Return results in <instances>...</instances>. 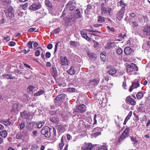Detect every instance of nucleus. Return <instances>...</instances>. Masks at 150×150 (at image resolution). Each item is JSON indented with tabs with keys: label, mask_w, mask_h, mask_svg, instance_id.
<instances>
[{
	"label": "nucleus",
	"mask_w": 150,
	"mask_h": 150,
	"mask_svg": "<svg viewBox=\"0 0 150 150\" xmlns=\"http://www.w3.org/2000/svg\"><path fill=\"white\" fill-rule=\"evenodd\" d=\"M21 115L24 119H26L28 118L31 115V113L28 112L26 111L22 112L21 113Z\"/></svg>",
	"instance_id": "16"
},
{
	"label": "nucleus",
	"mask_w": 150,
	"mask_h": 150,
	"mask_svg": "<svg viewBox=\"0 0 150 150\" xmlns=\"http://www.w3.org/2000/svg\"><path fill=\"white\" fill-rule=\"evenodd\" d=\"M92 8L91 5L90 4H89L87 5V8L85 11V13H88V12Z\"/></svg>",
	"instance_id": "38"
},
{
	"label": "nucleus",
	"mask_w": 150,
	"mask_h": 150,
	"mask_svg": "<svg viewBox=\"0 0 150 150\" xmlns=\"http://www.w3.org/2000/svg\"><path fill=\"white\" fill-rule=\"evenodd\" d=\"M40 54V52L38 50H37L35 52V56L36 57L39 56Z\"/></svg>",
	"instance_id": "51"
},
{
	"label": "nucleus",
	"mask_w": 150,
	"mask_h": 150,
	"mask_svg": "<svg viewBox=\"0 0 150 150\" xmlns=\"http://www.w3.org/2000/svg\"><path fill=\"white\" fill-rule=\"evenodd\" d=\"M100 57L103 61H104L105 60L106 57L105 55L103 53H101L100 54Z\"/></svg>",
	"instance_id": "45"
},
{
	"label": "nucleus",
	"mask_w": 150,
	"mask_h": 150,
	"mask_svg": "<svg viewBox=\"0 0 150 150\" xmlns=\"http://www.w3.org/2000/svg\"><path fill=\"white\" fill-rule=\"evenodd\" d=\"M52 44H49L47 45V48L48 49L50 50L52 49Z\"/></svg>",
	"instance_id": "57"
},
{
	"label": "nucleus",
	"mask_w": 150,
	"mask_h": 150,
	"mask_svg": "<svg viewBox=\"0 0 150 150\" xmlns=\"http://www.w3.org/2000/svg\"><path fill=\"white\" fill-rule=\"evenodd\" d=\"M19 105L16 103H13L12 107V111L15 112L16 111H18V107Z\"/></svg>",
	"instance_id": "18"
},
{
	"label": "nucleus",
	"mask_w": 150,
	"mask_h": 150,
	"mask_svg": "<svg viewBox=\"0 0 150 150\" xmlns=\"http://www.w3.org/2000/svg\"><path fill=\"white\" fill-rule=\"evenodd\" d=\"M139 81H134L132 83V85L131 86L130 89H129V91L130 92H131L133 90V88H136L139 86Z\"/></svg>",
	"instance_id": "6"
},
{
	"label": "nucleus",
	"mask_w": 150,
	"mask_h": 150,
	"mask_svg": "<svg viewBox=\"0 0 150 150\" xmlns=\"http://www.w3.org/2000/svg\"><path fill=\"white\" fill-rule=\"evenodd\" d=\"M88 55L90 59L93 60H94L96 57V54L93 53H88Z\"/></svg>",
	"instance_id": "27"
},
{
	"label": "nucleus",
	"mask_w": 150,
	"mask_h": 150,
	"mask_svg": "<svg viewBox=\"0 0 150 150\" xmlns=\"http://www.w3.org/2000/svg\"><path fill=\"white\" fill-rule=\"evenodd\" d=\"M82 150H93V146L91 143L86 144L81 148Z\"/></svg>",
	"instance_id": "8"
},
{
	"label": "nucleus",
	"mask_w": 150,
	"mask_h": 150,
	"mask_svg": "<svg viewBox=\"0 0 150 150\" xmlns=\"http://www.w3.org/2000/svg\"><path fill=\"white\" fill-rule=\"evenodd\" d=\"M107 28L109 30H110L111 31L114 32L115 31V29L113 28H111L109 26H108Z\"/></svg>",
	"instance_id": "58"
},
{
	"label": "nucleus",
	"mask_w": 150,
	"mask_h": 150,
	"mask_svg": "<svg viewBox=\"0 0 150 150\" xmlns=\"http://www.w3.org/2000/svg\"><path fill=\"white\" fill-rule=\"evenodd\" d=\"M75 16V13L73 12H71L69 13V17H71V18H72L73 16Z\"/></svg>",
	"instance_id": "53"
},
{
	"label": "nucleus",
	"mask_w": 150,
	"mask_h": 150,
	"mask_svg": "<svg viewBox=\"0 0 150 150\" xmlns=\"http://www.w3.org/2000/svg\"><path fill=\"white\" fill-rule=\"evenodd\" d=\"M4 40H6V41H8L10 40V38L8 36H6L4 38Z\"/></svg>",
	"instance_id": "59"
},
{
	"label": "nucleus",
	"mask_w": 150,
	"mask_h": 150,
	"mask_svg": "<svg viewBox=\"0 0 150 150\" xmlns=\"http://www.w3.org/2000/svg\"><path fill=\"white\" fill-rule=\"evenodd\" d=\"M86 106L84 104H82L78 106L77 112H83L86 111Z\"/></svg>",
	"instance_id": "15"
},
{
	"label": "nucleus",
	"mask_w": 150,
	"mask_h": 150,
	"mask_svg": "<svg viewBox=\"0 0 150 150\" xmlns=\"http://www.w3.org/2000/svg\"><path fill=\"white\" fill-rule=\"evenodd\" d=\"M127 137V136L122 133L119 139V142H120L123 140H124Z\"/></svg>",
	"instance_id": "33"
},
{
	"label": "nucleus",
	"mask_w": 150,
	"mask_h": 150,
	"mask_svg": "<svg viewBox=\"0 0 150 150\" xmlns=\"http://www.w3.org/2000/svg\"><path fill=\"white\" fill-rule=\"evenodd\" d=\"M143 94L142 92H139L137 95V96L138 99H141L143 97Z\"/></svg>",
	"instance_id": "37"
},
{
	"label": "nucleus",
	"mask_w": 150,
	"mask_h": 150,
	"mask_svg": "<svg viewBox=\"0 0 150 150\" xmlns=\"http://www.w3.org/2000/svg\"><path fill=\"white\" fill-rule=\"evenodd\" d=\"M59 42H58L56 43L55 46L54 50V53H55L56 51H57V47L58 46L59 44Z\"/></svg>",
	"instance_id": "52"
},
{
	"label": "nucleus",
	"mask_w": 150,
	"mask_h": 150,
	"mask_svg": "<svg viewBox=\"0 0 150 150\" xmlns=\"http://www.w3.org/2000/svg\"><path fill=\"white\" fill-rule=\"evenodd\" d=\"M96 117H97V115L96 114H95L94 116V118H93V120L94 121V122L93 124V125L96 124V123H97V120H96Z\"/></svg>",
	"instance_id": "55"
},
{
	"label": "nucleus",
	"mask_w": 150,
	"mask_h": 150,
	"mask_svg": "<svg viewBox=\"0 0 150 150\" xmlns=\"http://www.w3.org/2000/svg\"><path fill=\"white\" fill-rule=\"evenodd\" d=\"M126 36V35L125 34H124L123 35H122V34H120L119 36L118 37L119 38H120V39H122V40L124 39V38Z\"/></svg>",
	"instance_id": "49"
},
{
	"label": "nucleus",
	"mask_w": 150,
	"mask_h": 150,
	"mask_svg": "<svg viewBox=\"0 0 150 150\" xmlns=\"http://www.w3.org/2000/svg\"><path fill=\"white\" fill-rule=\"evenodd\" d=\"M51 56V54L50 52H47L46 53L45 57L46 58H49Z\"/></svg>",
	"instance_id": "54"
},
{
	"label": "nucleus",
	"mask_w": 150,
	"mask_h": 150,
	"mask_svg": "<svg viewBox=\"0 0 150 150\" xmlns=\"http://www.w3.org/2000/svg\"><path fill=\"white\" fill-rule=\"evenodd\" d=\"M61 64L63 66L68 65V60L67 57L64 56H61Z\"/></svg>",
	"instance_id": "9"
},
{
	"label": "nucleus",
	"mask_w": 150,
	"mask_h": 150,
	"mask_svg": "<svg viewBox=\"0 0 150 150\" xmlns=\"http://www.w3.org/2000/svg\"><path fill=\"white\" fill-rule=\"evenodd\" d=\"M45 4L49 8H51L52 7V5L51 2L48 0H45Z\"/></svg>",
	"instance_id": "30"
},
{
	"label": "nucleus",
	"mask_w": 150,
	"mask_h": 150,
	"mask_svg": "<svg viewBox=\"0 0 150 150\" xmlns=\"http://www.w3.org/2000/svg\"><path fill=\"white\" fill-rule=\"evenodd\" d=\"M101 13L103 15V16H105L106 15V14L108 13V9L107 8H103V9L101 10Z\"/></svg>",
	"instance_id": "36"
},
{
	"label": "nucleus",
	"mask_w": 150,
	"mask_h": 150,
	"mask_svg": "<svg viewBox=\"0 0 150 150\" xmlns=\"http://www.w3.org/2000/svg\"><path fill=\"white\" fill-rule=\"evenodd\" d=\"M75 13L76 14L77 17V18H81L82 15L81 13L80 12L79 10V9H77L75 11Z\"/></svg>",
	"instance_id": "31"
},
{
	"label": "nucleus",
	"mask_w": 150,
	"mask_h": 150,
	"mask_svg": "<svg viewBox=\"0 0 150 150\" xmlns=\"http://www.w3.org/2000/svg\"><path fill=\"white\" fill-rule=\"evenodd\" d=\"M105 18L104 17L99 16L98 17V21L99 23H102L105 21Z\"/></svg>",
	"instance_id": "35"
},
{
	"label": "nucleus",
	"mask_w": 150,
	"mask_h": 150,
	"mask_svg": "<svg viewBox=\"0 0 150 150\" xmlns=\"http://www.w3.org/2000/svg\"><path fill=\"white\" fill-rule=\"evenodd\" d=\"M70 44L71 46L75 47H76L79 45L78 42L73 41H70Z\"/></svg>",
	"instance_id": "29"
},
{
	"label": "nucleus",
	"mask_w": 150,
	"mask_h": 150,
	"mask_svg": "<svg viewBox=\"0 0 150 150\" xmlns=\"http://www.w3.org/2000/svg\"><path fill=\"white\" fill-rule=\"evenodd\" d=\"M114 43L112 42H108L105 46V48L107 50L110 48L114 46Z\"/></svg>",
	"instance_id": "24"
},
{
	"label": "nucleus",
	"mask_w": 150,
	"mask_h": 150,
	"mask_svg": "<svg viewBox=\"0 0 150 150\" xmlns=\"http://www.w3.org/2000/svg\"><path fill=\"white\" fill-rule=\"evenodd\" d=\"M33 42L32 41H29L28 42L27 44V47H29V49H32L33 48L32 46V44L33 43Z\"/></svg>",
	"instance_id": "40"
},
{
	"label": "nucleus",
	"mask_w": 150,
	"mask_h": 150,
	"mask_svg": "<svg viewBox=\"0 0 150 150\" xmlns=\"http://www.w3.org/2000/svg\"><path fill=\"white\" fill-rule=\"evenodd\" d=\"M64 143H60L59 144V146L60 147V149L62 150V147L64 146Z\"/></svg>",
	"instance_id": "60"
},
{
	"label": "nucleus",
	"mask_w": 150,
	"mask_h": 150,
	"mask_svg": "<svg viewBox=\"0 0 150 150\" xmlns=\"http://www.w3.org/2000/svg\"><path fill=\"white\" fill-rule=\"evenodd\" d=\"M129 15L132 18H134L136 16V15L135 13H130Z\"/></svg>",
	"instance_id": "61"
},
{
	"label": "nucleus",
	"mask_w": 150,
	"mask_h": 150,
	"mask_svg": "<svg viewBox=\"0 0 150 150\" xmlns=\"http://www.w3.org/2000/svg\"><path fill=\"white\" fill-rule=\"evenodd\" d=\"M67 72L70 75H73L75 73V71L74 67L72 66L67 71Z\"/></svg>",
	"instance_id": "22"
},
{
	"label": "nucleus",
	"mask_w": 150,
	"mask_h": 150,
	"mask_svg": "<svg viewBox=\"0 0 150 150\" xmlns=\"http://www.w3.org/2000/svg\"><path fill=\"white\" fill-rule=\"evenodd\" d=\"M13 8L11 6H7L6 9L4 11L7 17H8L9 18L14 17V14L13 12Z\"/></svg>",
	"instance_id": "3"
},
{
	"label": "nucleus",
	"mask_w": 150,
	"mask_h": 150,
	"mask_svg": "<svg viewBox=\"0 0 150 150\" xmlns=\"http://www.w3.org/2000/svg\"><path fill=\"white\" fill-rule=\"evenodd\" d=\"M50 129L48 127H45L41 131L42 134L47 138L51 136Z\"/></svg>",
	"instance_id": "4"
},
{
	"label": "nucleus",
	"mask_w": 150,
	"mask_h": 150,
	"mask_svg": "<svg viewBox=\"0 0 150 150\" xmlns=\"http://www.w3.org/2000/svg\"><path fill=\"white\" fill-rule=\"evenodd\" d=\"M125 13L124 9H121L117 13V18L120 21L123 18Z\"/></svg>",
	"instance_id": "11"
},
{
	"label": "nucleus",
	"mask_w": 150,
	"mask_h": 150,
	"mask_svg": "<svg viewBox=\"0 0 150 150\" xmlns=\"http://www.w3.org/2000/svg\"><path fill=\"white\" fill-rule=\"evenodd\" d=\"M67 11V10L65 7L62 13V14L61 17H63L65 16L66 15L67 13L68 12Z\"/></svg>",
	"instance_id": "46"
},
{
	"label": "nucleus",
	"mask_w": 150,
	"mask_h": 150,
	"mask_svg": "<svg viewBox=\"0 0 150 150\" xmlns=\"http://www.w3.org/2000/svg\"><path fill=\"white\" fill-rule=\"evenodd\" d=\"M50 120L53 122H55L58 120V119L55 118V117H53L50 119Z\"/></svg>",
	"instance_id": "50"
},
{
	"label": "nucleus",
	"mask_w": 150,
	"mask_h": 150,
	"mask_svg": "<svg viewBox=\"0 0 150 150\" xmlns=\"http://www.w3.org/2000/svg\"><path fill=\"white\" fill-rule=\"evenodd\" d=\"M80 33L83 38H85L88 41H90L91 40V39L89 38L87 36L86 34L83 31H81Z\"/></svg>",
	"instance_id": "20"
},
{
	"label": "nucleus",
	"mask_w": 150,
	"mask_h": 150,
	"mask_svg": "<svg viewBox=\"0 0 150 150\" xmlns=\"http://www.w3.org/2000/svg\"><path fill=\"white\" fill-rule=\"evenodd\" d=\"M132 115V111H130L129 112L128 115L126 117L125 119L128 120L130 119Z\"/></svg>",
	"instance_id": "44"
},
{
	"label": "nucleus",
	"mask_w": 150,
	"mask_h": 150,
	"mask_svg": "<svg viewBox=\"0 0 150 150\" xmlns=\"http://www.w3.org/2000/svg\"><path fill=\"white\" fill-rule=\"evenodd\" d=\"M65 94L62 93L58 95L54 100L55 106L57 107L62 103V100L65 98Z\"/></svg>",
	"instance_id": "1"
},
{
	"label": "nucleus",
	"mask_w": 150,
	"mask_h": 150,
	"mask_svg": "<svg viewBox=\"0 0 150 150\" xmlns=\"http://www.w3.org/2000/svg\"><path fill=\"white\" fill-rule=\"evenodd\" d=\"M41 5L40 4L33 3L31 6L30 8L33 11H35L40 8Z\"/></svg>",
	"instance_id": "10"
},
{
	"label": "nucleus",
	"mask_w": 150,
	"mask_h": 150,
	"mask_svg": "<svg viewBox=\"0 0 150 150\" xmlns=\"http://www.w3.org/2000/svg\"><path fill=\"white\" fill-rule=\"evenodd\" d=\"M65 139V137L62 136L61 139V143H64V140Z\"/></svg>",
	"instance_id": "63"
},
{
	"label": "nucleus",
	"mask_w": 150,
	"mask_h": 150,
	"mask_svg": "<svg viewBox=\"0 0 150 150\" xmlns=\"http://www.w3.org/2000/svg\"><path fill=\"white\" fill-rule=\"evenodd\" d=\"M53 131L54 136H53V140H54V141H55L57 139V137L56 130L54 128L53 129Z\"/></svg>",
	"instance_id": "34"
},
{
	"label": "nucleus",
	"mask_w": 150,
	"mask_h": 150,
	"mask_svg": "<svg viewBox=\"0 0 150 150\" xmlns=\"http://www.w3.org/2000/svg\"><path fill=\"white\" fill-rule=\"evenodd\" d=\"M130 128L129 127H127L125 130L122 133L123 134L127 136L129 133Z\"/></svg>",
	"instance_id": "25"
},
{
	"label": "nucleus",
	"mask_w": 150,
	"mask_h": 150,
	"mask_svg": "<svg viewBox=\"0 0 150 150\" xmlns=\"http://www.w3.org/2000/svg\"><path fill=\"white\" fill-rule=\"evenodd\" d=\"M25 135L21 134V132H19L17 134L16 136V138L17 139H20L23 140L24 139Z\"/></svg>",
	"instance_id": "19"
},
{
	"label": "nucleus",
	"mask_w": 150,
	"mask_h": 150,
	"mask_svg": "<svg viewBox=\"0 0 150 150\" xmlns=\"http://www.w3.org/2000/svg\"><path fill=\"white\" fill-rule=\"evenodd\" d=\"M131 139L132 141L134 142L135 143H136L137 142V140L135 138H134L132 137H131Z\"/></svg>",
	"instance_id": "56"
},
{
	"label": "nucleus",
	"mask_w": 150,
	"mask_h": 150,
	"mask_svg": "<svg viewBox=\"0 0 150 150\" xmlns=\"http://www.w3.org/2000/svg\"><path fill=\"white\" fill-rule=\"evenodd\" d=\"M126 69L127 72L128 74L130 75L132 74V72L134 70H135L137 71L138 70L137 67L134 64H131L127 65Z\"/></svg>",
	"instance_id": "2"
},
{
	"label": "nucleus",
	"mask_w": 150,
	"mask_h": 150,
	"mask_svg": "<svg viewBox=\"0 0 150 150\" xmlns=\"http://www.w3.org/2000/svg\"><path fill=\"white\" fill-rule=\"evenodd\" d=\"M126 101L127 103H130L132 105H136V102L135 100L130 96L127 97L126 98Z\"/></svg>",
	"instance_id": "14"
},
{
	"label": "nucleus",
	"mask_w": 150,
	"mask_h": 150,
	"mask_svg": "<svg viewBox=\"0 0 150 150\" xmlns=\"http://www.w3.org/2000/svg\"><path fill=\"white\" fill-rule=\"evenodd\" d=\"M67 139L68 140H69L71 138V136L69 134H67Z\"/></svg>",
	"instance_id": "62"
},
{
	"label": "nucleus",
	"mask_w": 150,
	"mask_h": 150,
	"mask_svg": "<svg viewBox=\"0 0 150 150\" xmlns=\"http://www.w3.org/2000/svg\"><path fill=\"white\" fill-rule=\"evenodd\" d=\"M109 74L111 75H113L117 72V70L114 68H111L109 71Z\"/></svg>",
	"instance_id": "28"
},
{
	"label": "nucleus",
	"mask_w": 150,
	"mask_h": 150,
	"mask_svg": "<svg viewBox=\"0 0 150 150\" xmlns=\"http://www.w3.org/2000/svg\"><path fill=\"white\" fill-rule=\"evenodd\" d=\"M117 6H120L122 8V9H124L125 8V7L126 6L127 4H126L125 3L124 1H123L121 0L117 3Z\"/></svg>",
	"instance_id": "21"
},
{
	"label": "nucleus",
	"mask_w": 150,
	"mask_h": 150,
	"mask_svg": "<svg viewBox=\"0 0 150 150\" xmlns=\"http://www.w3.org/2000/svg\"><path fill=\"white\" fill-rule=\"evenodd\" d=\"M3 76L6 79H13L15 78V76H13L11 74H7L4 75Z\"/></svg>",
	"instance_id": "32"
},
{
	"label": "nucleus",
	"mask_w": 150,
	"mask_h": 150,
	"mask_svg": "<svg viewBox=\"0 0 150 150\" xmlns=\"http://www.w3.org/2000/svg\"><path fill=\"white\" fill-rule=\"evenodd\" d=\"M133 52V50L129 47H126L124 50L125 53L127 55L130 54Z\"/></svg>",
	"instance_id": "17"
},
{
	"label": "nucleus",
	"mask_w": 150,
	"mask_h": 150,
	"mask_svg": "<svg viewBox=\"0 0 150 150\" xmlns=\"http://www.w3.org/2000/svg\"><path fill=\"white\" fill-rule=\"evenodd\" d=\"M75 89L74 88H68L67 91L70 92H74Z\"/></svg>",
	"instance_id": "47"
},
{
	"label": "nucleus",
	"mask_w": 150,
	"mask_h": 150,
	"mask_svg": "<svg viewBox=\"0 0 150 150\" xmlns=\"http://www.w3.org/2000/svg\"><path fill=\"white\" fill-rule=\"evenodd\" d=\"M19 129L21 130L25 127V124L24 122H22L19 124Z\"/></svg>",
	"instance_id": "39"
},
{
	"label": "nucleus",
	"mask_w": 150,
	"mask_h": 150,
	"mask_svg": "<svg viewBox=\"0 0 150 150\" xmlns=\"http://www.w3.org/2000/svg\"><path fill=\"white\" fill-rule=\"evenodd\" d=\"M35 88V87L32 86L30 85L28 87V91L33 92Z\"/></svg>",
	"instance_id": "42"
},
{
	"label": "nucleus",
	"mask_w": 150,
	"mask_h": 150,
	"mask_svg": "<svg viewBox=\"0 0 150 150\" xmlns=\"http://www.w3.org/2000/svg\"><path fill=\"white\" fill-rule=\"evenodd\" d=\"M143 33L144 35L150 36V26H145L143 30Z\"/></svg>",
	"instance_id": "7"
},
{
	"label": "nucleus",
	"mask_w": 150,
	"mask_h": 150,
	"mask_svg": "<svg viewBox=\"0 0 150 150\" xmlns=\"http://www.w3.org/2000/svg\"><path fill=\"white\" fill-rule=\"evenodd\" d=\"M72 1H69L66 5V8L67 10L68 9L70 11H72L75 8V6L72 4Z\"/></svg>",
	"instance_id": "12"
},
{
	"label": "nucleus",
	"mask_w": 150,
	"mask_h": 150,
	"mask_svg": "<svg viewBox=\"0 0 150 150\" xmlns=\"http://www.w3.org/2000/svg\"><path fill=\"white\" fill-rule=\"evenodd\" d=\"M15 42H14L11 41L10 42V45L11 46L15 45Z\"/></svg>",
	"instance_id": "64"
},
{
	"label": "nucleus",
	"mask_w": 150,
	"mask_h": 150,
	"mask_svg": "<svg viewBox=\"0 0 150 150\" xmlns=\"http://www.w3.org/2000/svg\"><path fill=\"white\" fill-rule=\"evenodd\" d=\"M116 52L119 55H121L123 53V51L121 48H119L117 49Z\"/></svg>",
	"instance_id": "41"
},
{
	"label": "nucleus",
	"mask_w": 150,
	"mask_h": 150,
	"mask_svg": "<svg viewBox=\"0 0 150 150\" xmlns=\"http://www.w3.org/2000/svg\"><path fill=\"white\" fill-rule=\"evenodd\" d=\"M99 81V78H96L90 80L89 82V83L93 86H96L98 83Z\"/></svg>",
	"instance_id": "13"
},
{
	"label": "nucleus",
	"mask_w": 150,
	"mask_h": 150,
	"mask_svg": "<svg viewBox=\"0 0 150 150\" xmlns=\"http://www.w3.org/2000/svg\"><path fill=\"white\" fill-rule=\"evenodd\" d=\"M7 134L8 133L6 130H4L0 132V135L4 138L6 137Z\"/></svg>",
	"instance_id": "23"
},
{
	"label": "nucleus",
	"mask_w": 150,
	"mask_h": 150,
	"mask_svg": "<svg viewBox=\"0 0 150 150\" xmlns=\"http://www.w3.org/2000/svg\"><path fill=\"white\" fill-rule=\"evenodd\" d=\"M102 129L101 128L99 127L94 128L93 130V131H99V132L93 133L92 134V136L94 137H96L100 135L101 133L100 132L101 131Z\"/></svg>",
	"instance_id": "5"
},
{
	"label": "nucleus",
	"mask_w": 150,
	"mask_h": 150,
	"mask_svg": "<svg viewBox=\"0 0 150 150\" xmlns=\"http://www.w3.org/2000/svg\"><path fill=\"white\" fill-rule=\"evenodd\" d=\"M132 27L133 28H137V27L138 24L135 21H133L132 22Z\"/></svg>",
	"instance_id": "43"
},
{
	"label": "nucleus",
	"mask_w": 150,
	"mask_h": 150,
	"mask_svg": "<svg viewBox=\"0 0 150 150\" xmlns=\"http://www.w3.org/2000/svg\"><path fill=\"white\" fill-rule=\"evenodd\" d=\"M98 150H108L105 146H101L99 148Z\"/></svg>",
	"instance_id": "48"
},
{
	"label": "nucleus",
	"mask_w": 150,
	"mask_h": 150,
	"mask_svg": "<svg viewBox=\"0 0 150 150\" xmlns=\"http://www.w3.org/2000/svg\"><path fill=\"white\" fill-rule=\"evenodd\" d=\"M45 92L43 90H40L38 92H36L34 94V96H40L42 94H45Z\"/></svg>",
	"instance_id": "26"
}]
</instances>
